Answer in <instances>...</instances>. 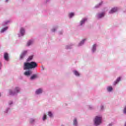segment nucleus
I'll list each match as a JSON object with an SVG mask.
<instances>
[{"label": "nucleus", "mask_w": 126, "mask_h": 126, "mask_svg": "<svg viewBox=\"0 0 126 126\" xmlns=\"http://www.w3.org/2000/svg\"><path fill=\"white\" fill-rule=\"evenodd\" d=\"M37 66H38V64L35 62H32L31 63H25L24 65V70H26V69L36 68Z\"/></svg>", "instance_id": "f257e3e1"}, {"label": "nucleus", "mask_w": 126, "mask_h": 126, "mask_svg": "<svg viewBox=\"0 0 126 126\" xmlns=\"http://www.w3.org/2000/svg\"><path fill=\"white\" fill-rule=\"evenodd\" d=\"M102 123V117L96 116L94 120V124L95 126H98Z\"/></svg>", "instance_id": "f03ea898"}, {"label": "nucleus", "mask_w": 126, "mask_h": 126, "mask_svg": "<svg viewBox=\"0 0 126 126\" xmlns=\"http://www.w3.org/2000/svg\"><path fill=\"white\" fill-rule=\"evenodd\" d=\"M18 92H19V88H16L13 93L12 92V91L11 90L9 91V94L11 95H15V94H17Z\"/></svg>", "instance_id": "7ed1b4c3"}, {"label": "nucleus", "mask_w": 126, "mask_h": 126, "mask_svg": "<svg viewBox=\"0 0 126 126\" xmlns=\"http://www.w3.org/2000/svg\"><path fill=\"white\" fill-rule=\"evenodd\" d=\"M27 54V51H25L23 52L20 55L21 60H22V59H23V58H24V57H25V56H26Z\"/></svg>", "instance_id": "20e7f679"}, {"label": "nucleus", "mask_w": 126, "mask_h": 126, "mask_svg": "<svg viewBox=\"0 0 126 126\" xmlns=\"http://www.w3.org/2000/svg\"><path fill=\"white\" fill-rule=\"evenodd\" d=\"M4 59L5 61H8L9 60V57L8 56V54L7 53H5L4 54Z\"/></svg>", "instance_id": "39448f33"}, {"label": "nucleus", "mask_w": 126, "mask_h": 126, "mask_svg": "<svg viewBox=\"0 0 126 126\" xmlns=\"http://www.w3.org/2000/svg\"><path fill=\"white\" fill-rule=\"evenodd\" d=\"M118 11V8H113L109 12V13H114V12H116Z\"/></svg>", "instance_id": "423d86ee"}, {"label": "nucleus", "mask_w": 126, "mask_h": 126, "mask_svg": "<svg viewBox=\"0 0 126 126\" xmlns=\"http://www.w3.org/2000/svg\"><path fill=\"white\" fill-rule=\"evenodd\" d=\"M31 73H32V72L30 71H26L24 73L25 75H26V76H29L30 75H31Z\"/></svg>", "instance_id": "0eeeda50"}, {"label": "nucleus", "mask_w": 126, "mask_h": 126, "mask_svg": "<svg viewBox=\"0 0 126 126\" xmlns=\"http://www.w3.org/2000/svg\"><path fill=\"white\" fill-rule=\"evenodd\" d=\"M36 78H38V75H37V74H33L32 76L31 79L33 80L34 79H36Z\"/></svg>", "instance_id": "6e6552de"}, {"label": "nucleus", "mask_w": 126, "mask_h": 126, "mask_svg": "<svg viewBox=\"0 0 126 126\" xmlns=\"http://www.w3.org/2000/svg\"><path fill=\"white\" fill-rule=\"evenodd\" d=\"M20 33L22 35V36H23L24 35V33H25V30L23 28H21L20 30Z\"/></svg>", "instance_id": "1a4fd4ad"}, {"label": "nucleus", "mask_w": 126, "mask_h": 126, "mask_svg": "<svg viewBox=\"0 0 126 126\" xmlns=\"http://www.w3.org/2000/svg\"><path fill=\"white\" fill-rule=\"evenodd\" d=\"M104 15H105V13H101L100 14H98V18H102V17H103Z\"/></svg>", "instance_id": "9d476101"}, {"label": "nucleus", "mask_w": 126, "mask_h": 126, "mask_svg": "<svg viewBox=\"0 0 126 126\" xmlns=\"http://www.w3.org/2000/svg\"><path fill=\"white\" fill-rule=\"evenodd\" d=\"M42 92V89H39L38 90H36L35 93L36 94H41Z\"/></svg>", "instance_id": "9b49d317"}, {"label": "nucleus", "mask_w": 126, "mask_h": 126, "mask_svg": "<svg viewBox=\"0 0 126 126\" xmlns=\"http://www.w3.org/2000/svg\"><path fill=\"white\" fill-rule=\"evenodd\" d=\"M32 44H33V41L29 40L27 43V46H29L30 45H32Z\"/></svg>", "instance_id": "f8f14e48"}, {"label": "nucleus", "mask_w": 126, "mask_h": 126, "mask_svg": "<svg viewBox=\"0 0 126 126\" xmlns=\"http://www.w3.org/2000/svg\"><path fill=\"white\" fill-rule=\"evenodd\" d=\"M32 60H33V56H31L28 58L27 62H30V61H32Z\"/></svg>", "instance_id": "ddd939ff"}, {"label": "nucleus", "mask_w": 126, "mask_h": 126, "mask_svg": "<svg viewBox=\"0 0 126 126\" xmlns=\"http://www.w3.org/2000/svg\"><path fill=\"white\" fill-rule=\"evenodd\" d=\"M87 21V19H83L81 22H80V25H82V24H83V23H84V22H85V21Z\"/></svg>", "instance_id": "4468645a"}, {"label": "nucleus", "mask_w": 126, "mask_h": 126, "mask_svg": "<svg viewBox=\"0 0 126 126\" xmlns=\"http://www.w3.org/2000/svg\"><path fill=\"white\" fill-rule=\"evenodd\" d=\"M8 28L7 27H5V28L2 29L1 31H0V32L1 33H3V32H4V31H6V30H7Z\"/></svg>", "instance_id": "2eb2a0df"}, {"label": "nucleus", "mask_w": 126, "mask_h": 126, "mask_svg": "<svg viewBox=\"0 0 126 126\" xmlns=\"http://www.w3.org/2000/svg\"><path fill=\"white\" fill-rule=\"evenodd\" d=\"M120 80H121V78L120 77L118 78L116 80V81L115 82L114 85H116V84H117V83H118V82H119V81H120Z\"/></svg>", "instance_id": "dca6fc26"}, {"label": "nucleus", "mask_w": 126, "mask_h": 126, "mask_svg": "<svg viewBox=\"0 0 126 126\" xmlns=\"http://www.w3.org/2000/svg\"><path fill=\"white\" fill-rule=\"evenodd\" d=\"M107 90L109 92H111L113 90V88L112 87H108Z\"/></svg>", "instance_id": "f3484780"}, {"label": "nucleus", "mask_w": 126, "mask_h": 126, "mask_svg": "<svg viewBox=\"0 0 126 126\" xmlns=\"http://www.w3.org/2000/svg\"><path fill=\"white\" fill-rule=\"evenodd\" d=\"M73 125L74 126H77V120L76 119H75L73 121Z\"/></svg>", "instance_id": "a211bd4d"}, {"label": "nucleus", "mask_w": 126, "mask_h": 126, "mask_svg": "<svg viewBox=\"0 0 126 126\" xmlns=\"http://www.w3.org/2000/svg\"><path fill=\"white\" fill-rule=\"evenodd\" d=\"M74 73L76 76H79V73L77 71H74Z\"/></svg>", "instance_id": "6ab92c4d"}, {"label": "nucleus", "mask_w": 126, "mask_h": 126, "mask_svg": "<svg viewBox=\"0 0 126 126\" xmlns=\"http://www.w3.org/2000/svg\"><path fill=\"white\" fill-rule=\"evenodd\" d=\"M96 51V44H94L93 47V52H94Z\"/></svg>", "instance_id": "aec40b11"}, {"label": "nucleus", "mask_w": 126, "mask_h": 126, "mask_svg": "<svg viewBox=\"0 0 126 126\" xmlns=\"http://www.w3.org/2000/svg\"><path fill=\"white\" fill-rule=\"evenodd\" d=\"M48 115L50 118H52V117H53V113H52V112H51L50 111L48 112Z\"/></svg>", "instance_id": "412c9836"}, {"label": "nucleus", "mask_w": 126, "mask_h": 126, "mask_svg": "<svg viewBox=\"0 0 126 126\" xmlns=\"http://www.w3.org/2000/svg\"><path fill=\"white\" fill-rule=\"evenodd\" d=\"M85 40H86V39H83V40L79 44V46H81V45H83V44L84 43V41H85Z\"/></svg>", "instance_id": "4be33fe9"}, {"label": "nucleus", "mask_w": 126, "mask_h": 126, "mask_svg": "<svg viewBox=\"0 0 126 126\" xmlns=\"http://www.w3.org/2000/svg\"><path fill=\"white\" fill-rule=\"evenodd\" d=\"M74 16V13H70L69 14V16L70 18H71V17H72V16Z\"/></svg>", "instance_id": "5701e85b"}, {"label": "nucleus", "mask_w": 126, "mask_h": 126, "mask_svg": "<svg viewBox=\"0 0 126 126\" xmlns=\"http://www.w3.org/2000/svg\"><path fill=\"white\" fill-rule=\"evenodd\" d=\"M47 119V115H44L43 118V121H45Z\"/></svg>", "instance_id": "b1692460"}, {"label": "nucleus", "mask_w": 126, "mask_h": 126, "mask_svg": "<svg viewBox=\"0 0 126 126\" xmlns=\"http://www.w3.org/2000/svg\"><path fill=\"white\" fill-rule=\"evenodd\" d=\"M124 114H126V106L124 108Z\"/></svg>", "instance_id": "393cba45"}, {"label": "nucleus", "mask_w": 126, "mask_h": 126, "mask_svg": "<svg viewBox=\"0 0 126 126\" xmlns=\"http://www.w3.org/2000/svg\"><path fill=\"white\" fill-rule=\"evenodd\" d=\"M52 31H53V32H55V31H56V29H53Z\"/></svg>", "instance_id": "a878e982"}, {"label": "nucleus", "mask_w": 126, "mask_h": 126, "mask_svg": "<svg viewBox=\"0 0 126 126\" xmlns=\"http://www.w3.org/2000/svg\"><path fill=\"white\" fill-rule=\"evenodd\" d=\"M34 122V120H32V121H31V123H33Z\"/></svg>", "instance_id": "bb28decb"}, {"label": "nucleus", "mask_w": 126, "mask_h": 126, "mask_svg": "<svg viewBox=\"0 0 126 126\" xmlns=\"http://www.w3.org/2000/svg\"><path fill=\"white\" fill-rule=\"evenodd\" d=\"M101 4H102V2L100 3H99V5H101Z\"/></svg>", "instance_id": "cd10ccee"}, {"label": "nucleus", "mask_w": 126, "mask_h": 126, "mask_svg": "<svg viewBox=\"0 0 126 126\" xmlns=\"http://www.w3.org/2000/svg\"><path fill=\"white\" fill-rule=\"evenodd\" d=\"M6 2H7V1H8V0H6Z\"/></svg>", "instance_id": "c85d7f7f"}, {"label": "nucleus", "mask_w": 126, "mask_h": 126, "mask_svg": "<svg viewBox=\"0 0 126 126\" xmlns=\"http://www.w3.org/2000/svg\"><path fill=\"white\" fill-rule=\"evenodd\" d=\"M0 65H1V63H0Z\"/></svg>", "instance_id": "c756f323"}, {"label": "nucleus", "mask_w": 126, "mask_h": 126, "mask_svg": "<svg viewBox=\"0 0 126 126\" xmlns=\"http://www.w3.org/2000/svg\"><path fill=\"white\" fill-rule=\"evenodd\" d=\"M61 126H63L62 125Z\"/></svg>", "instance_id": "7c9ffc66"}]
</instances>
